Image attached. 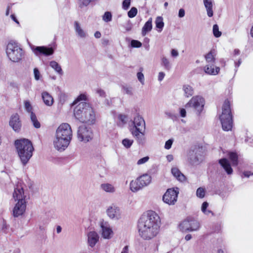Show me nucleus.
<instances>
[{
  "instance_id": "13d9d810",
  "label": "nucleus",
  "mask_w": 253,
  "mask_h": 253,
  "mask_svg": "<svg viewBox=\"0 0 253 253\" xmlns=\"http://www.w3.org/2000/svg\"><path fill=\"white\" fill-rule=\"evenodd\" d=\"M180 114L181 117L184 118L186 116V111L185 109L182 108L180 110Z\"/></svg>"
},
{
  "instance_id": "4c0bfd02",
  "label": "nucleus",
  "mask_w": 253,
  "mask_h": 253,
  "mask_svg": "<svg viewBox=\"0 0 253 253\" xmlns=\"http://www.w3.org/2000/svg\"><path fill=\"white\" fill-rule=\"evenodd\" d=\"M212 31L213 34L215 37L218 38L220 37L221 32L219 31V28L217 25L214 24L213 26Z\"/></svg>"
},
{
  "instance_id": "5701e85b",
  "label": "nucleus",
  "mask_w": 253,
  "mask_h": 253,
  "mask_svg": "<svg viewBox=\"0 0 253 253\" xmlns=\"http://www.w3.org/2000/svg\"><path fill=\"white\" fill-rule=\"evenodd\" d=\"M204 72L207 74L211 75H215L219 73L220 71V68L216 67L215 69H214L213 65H206L204 67Z\"/></svg>"
},
{
  "instance_id": "1a4fd4ad",
  "label": "nucleus",
  "mask_w": 253,
  "mask_h": 253,
  "mask_svg": "<svg viewBox=\"0 0 253 253\" xmlns=\"http://www.w3.org/2000/svg\"><path fill=\"white\" fill-rule=\"evenodd\" d=\"M151 176L148 174H144L135 180H132L130 183V189L133 192H136L143 187L148 186L151 182Z\"/></svg>"
},
{
  "instance_id": "c03bdc74",
  "label": "nucleus",
  "mask_w": 253,
  "mask_h": 253,
  "mask_svg": "<svg viewBox=\"0 0 253 253\" xmlns=\"http://www.w3.org/2000/svg\"><path fill=\"white\" fill-rule=\"evenodd\" d=\"M131 46L132 47L138 48L142 46V43L138 41L132 40L131 41Z\"/></svg>"
},
{
  "instance_id": "c9c22d12",
  "label": "nucleus",
  "mask_w": 253,
  "mask_h": 253,
  "mask_svg": "<svg viewBox=\"0 0 253 253\" xmlns=\"http://www.w3.org/2000/svg\"><path fill=\"white\" fill-rule=\"evenodd\" d=\"M24 107L26 111L30 113V115L32 114V113H34L33 112V107L29 101L26 100L24 102Z\"/></svg>"
},
{
  "instance_id": "412c9836",
  "label": "nucleus",
  "mask_w": 253,
  "mask_h": 253,
  "mask_svg": "<svg viewBox=\"0 0 253 253\" xmlns=\"http://www.w3.org/2000/svg\"><path fill=\"white\" fill-rule=\"evenodd\" d=\"M171 172L173 176L178 181L183 182L186 180L185 176L179 170V169L176 168H172Z\"/></svg>"
},
{
  "instance_id": "864d4df0",
  "label": "nucleus",
  "mask_w": 253,
  "mask_h": 253,
  "mask_svg": "<svg viewBox=\"0 0 253 253\" xmlns=\"http://www.w3.org/2000/svg\"><path fill=\"white\" fill-rule=\"evenodd\" d=\"M34 77L36 80L38 81L40 79V73L39 70L37 68L34 69Z\"/></svg>"
},
{
  "instance_id": "ddd939ff",
  "label": "nucleus",
  "mask_w": 253,
  "mask_h": 253,
  "mask_svg": "<svg viewBox=\"0 0 253 253\" xmlns=\"http://www.w3.org/2000/svg\"><path fill=\"white\" fill-rule=\"evenodd\" d=\"M178 194V188L169 189L164 195L163 200L169 205H174L177 202Z\"/></svg>"
},
{
  "instance_id": "9d476101",
  "label": "nucleus",
  "mask_w": 253,
  "mask_h": 253,
  "mask_svg": "<svg viewBox=\"0 0 253 253\" xmlns=\"http://www.w3.org/2000/svg\"><path fill=\"white\" fill-rule=\"evenodd\" d=\"M204 159V155L202 148L195 146L189 151L188 161L192 165H198L202 163Z\"/></svg>"
},
{
  "instance_id": "f8f14e48",
  "label": "nucleus",
  "mask_w": 253,
  "mask_h": 253,
  "mask_svg": "<svg viewBox=\"0 0 253 253\" xmlns=\"http://www.w3.org/2000/svg\"><path fill=\"white\" fill-rule=\"evenodd\" d=\"M205 104V101L203 97L197 95L192 98L185 104L186 108H193L196 112L198 115H200L203 111Z\"/></svg>"
},
{
  "instance_id": "49530a36",
  "label": "nucleus",
  "mask_w": 253,
  "mask_h": 253,
  "mask_svg": "<svg viewBox=\"0 0 253 253\" xmlns=\"http://www.w3.org/2000/svg\"><path fill=\"white\" fill-rule=\"evenodd\" d=\"M130 0H124L123 2V8L125 10H127L130 6Z\"/></svg>"
},
{
  "instance_id": "8fccbe9b",
  "label": "nucleus",
  "mask_w": 253,
  "mask_h": 253,
  "mask_svg": "<svg viewBox=\"0 0 253 253\" xmlns=\"http://www.w3.org/2000/svg\"><path fill=\"white\" fill-rule=\"evenodd\" d=\"M242 63V59L241 58H239L238 59V61H236V59H234V65H235V73L237 71L238 68L240 66Z\"/></svg>"
},
{
  "instance_id": "0eeeda50",
  "label": "nucleus",
  "mask_w": 253,
  "mask_h": 253,
  "mask_svg": "<svg viewBox=\"0 0 253 253\" xmlns=\"http://www.w3.org/2000/svg\"><path fill=\"white\" fill-rule=\"evenodd\" d=\"M231 98L226 99L222 106V130L231 131L233 126V116L231 110Z\"/></svg>"
},
{
  "instance_id": "09e8293b",
  "label": "nucleus",
  "mask_w": 253,
  "mask_h": 253,
  "mask_svg": "<svg viewBox=\"0 0 253 253\" xmlns=\"http://www.w3.org/2000/svg\"><path fill=\"white\" fill-rule=\"evenodd\" d=\"M95 91L96 93L101 97H105L106 96L105 91L101 88H97Z\"/></svg>"
},
{
  "instance_id": "774afa93",
  "label": "nucleus",
  "mask_w": 253,
  "mask_h": 253,
  "mask_svg": "<svg viewBox=\"0 0 253 253\" xmlns=\"http://www.w3.org/2000/svg\"><path fill=\"white\" fill-rule=\"evenodd\" d=\"M101 33L98 31H97L94 33V37L96 38H100L101 37Z\"/></svg>"
},
{
  "instance_id": "aec40b11",
  "label": "nucleus",
  "mask_w": 253,
  "mask_h": 253,
  "mask_svg": "<svg viewBox=\"0 0 253 253\" xmlns=\"http://www.w3.org/2000/svg\"><path fill=\"white\" fill-rule=\"evenodd\" d=\"M74 28L77 35L80 38L84 39L87 36V33L82 28L78 21L74 22Z\"/></svg>"
},
{
  "instance_id": "c85d7f7f",
  "label": "nucleus",
  "mask_w": 253,
  "mask_h": 253,
  "mask_svg": "<svg viewBox=\"0 0 253 253\" xmlns=\"http://www.w3.org/2000/svg\"><path fill=\"white\" fill-rule=\"evenodd\" d=\"M204 5L207 9V14L211 17L213 15L212 3L211 0H204Z\"/></svg>"
},
{
  "instance_id": "20e7f679",
  "label": "nucleus",
  "mask_w": 253,
  "mask_h": 253,
  "mask_svg": "<svg viewBox=\"0 0 253 253\" xmlns=\"http://www.w3.org/2000/svg\"><path fill=\"white\" fill-rule=\"evenodd\" d=\"M15 146L22 164L26 165L33 155L34 149L32 142L24 138L16 140Z\"/></svg>"
},
{
  "instance_id": "473e14b6",
  "label": "nucleus",
  "mask_w": 253,
  "mask_h": 253,
  "mask_svg": "<svg viewBox=\"0 0 253 253\" xmlns=\"http://www.w3.org/2000/svg\"><path fill=\"white\" fill-rule=\"evenodd\" d=\"M155 23L156 27L159 29V32H161L164 26L163 18L161 16L157 17L155 21Z\"/></svg>"
},
{
  "instance_id": "7ed1b4c3",
  "label": "nucleus",
  "mask_w": 253,
  "mask_h": 253,
  "mask_svg": "<svg viewBox=\"0 0 253 253\" xmlns=\"http://www.w3.org/2000/svg\"><path fill=\"white\" fill-rule=\"evenodd\" d=\"M74 116L80 122L93 124L95 122V114L93 108L86 102L79 103L74 108Z\"/></svg>"
},
{
  "instance_id": "f3484780",
  "label": "nucleus",
  "mask_w": 253,
  "mask_h": 253,
  "mask_svg": "<svg viewBox=\"0 0 253 253\" xmlns=\"http://www.w3.org/2000/svg\"><path fill=\"white\" fill-rule=\"evenodd\" d=\"M9 126L12 128L14 131L19 132L21 127V123L20 121L19 116L17 114L12 115L10 119Z\"/></svg>"
},
{
  "instance_id": "dca6fc26",
  "label": "nucleus",
  "mask_w": 253,
  "mask_h": 253,
  "mask_svg": "<svg viewBox=\"0 0 253 253\" xmlns=\"http://www.w3.org/2000/svg\"><path fill=\"white\" fill-rule=\"evenodd\" d=\"M101 228L102 237L106 239H109L113 235V231L108 222L102 221L100 224Z\"/></svg>"
},
{
  "instance_id": "ea45409f",
  "label": "nucleus",
  "mask_w": 253,
  "mask_h": 253,
  "mask_svg": "<svg viewBox=\"0 0 253 253\" xmlns=\"http://www.w3.org/2000/svg\"><path fill=\"white\" fill-rule=\"evenodd\" d=\"M137 13V9L135 7H132L131 8L129 11H128L127 13L128 16L129 18H133L134 17Z\"/></svg>"
},
{
  "instance_id": "6e6552de",
  "label": "nucleus",
  "mask_w": 253,
  "mask_h": 253,
  "mask_svg": "<svg viewBox=\"0 0 253 253\" xmlns=\"http://www.w3.org/2000/svg\"><path fill=\"white\" fill-rule=\"evenodd\" d=\"M6 53L9 59L13 62H18L21 60L24 55L22 49L18 43L14 41H10L8 43Z\"/></svg>"
},
{
  "instance_id": "052dcab7",
  "label": "nucleus",
  "mask_w": 253,
  "mask_h": 253,
  "mask_svg": "<svg viewBox=\"0 0 253 253\" xmlns=\"http://www.w3.org/2000/svg\"><path fill=\"white\" fill-rule=\"evenodd\" d=\"M128 252H129V246L126 245L123 248L121 253H128Z\"/></svg>"
},
{
  "instance_id": "37998d69",
  "label": "nucleus",
  "mask_w": 253,
  "mask_h": 253,
  "mask_svg": "<svg viewBox=\"0 0 253 253\" xmlns=\"http://www.w3.org/2000/svg\"><path fill=\"white\" fill-rule=\"evenodd\" d=\"M86 100V96L84 94H80L74 102V104H77L78 102L80 101H85Z\"/></svg>"
},
{
  "instance_id": "2eb2a0df",
  "label": "nucleus",
  "mask_w": 253,
  "mask_h": 253,
  "mask_svg": "<svg viewBox=\"0 0 253 253\" xmlns=\"http://www.w3.org/2000/svg\"><path fill=\"white\" fill-rule=\"evenodd\" d=\"M32 50L37 56L43 55L47 56L53 54L54 53V49L52 47H48L44 46H33L32 47Z\"/></svg>"
},
{
  "instance_id": "f03ea898",
  "label": "nucleus",
  "mask_w": 253,
  "mask_h": 253,
  "mask_svg": "<svg viewBox=\"0 0 253 253\" xmlns=\"http://www.w3.org/2000/svg\"><path fill=\"white\" fill-rule=\"evenodd\" d=\"M72 130L67 123L60 125L56 131L53 145L56 149L62 151L69 146L72 138Z\"/></svg>"
},
{
  "instance_id": "f704fd0d",
  "label": "nucleus",
  "mask_w": 253,
  "mask_h": 253,
  "mask_svg": "<svg viewBox=\"0 0 253 253\" xmlns=\"http://www.w3.org/2000/svg\"><path fill=\"white\" fill-rule=\"evenodd\" d=\"M205 189L203 187H199L196 191V195L199 198H203L205 196Z\"/></svg>"
},
{
  "instance_id": "a19ab883",
  "label": "nucleus",
  "mask_w": 253,
  "mask_h": 253,
  "mask_svg": "<svg viewBox=\"0 0 253 253\" xmlns=\"http://www.w3.org/2000/svg\"><path fill=\"white\" fill-rule=\"evenodd\" d=\"M112 16L111 13L109 11H107L105 12L102 19L105 22H108L112 20Z\"/></svg>"
},
{
  "instance_id": "393cba45",
  "label": "nucleus",
  "mask_w": 253,
  "mask_h": 253,
  "mask_svg": "<svg viewBox=\"0 0 253 253\" xmlns=\"http://www.w3.org/2000/svg\"><path fill=\"white\" fill-rule=\"evenodd\" d=\"M228 156L233 167H236L239 164L238 156L234 152H229Z\"/></svg>"
},
{
  "instance_id": "f257e3e1",
  "label": "nucleus",
  "mask_w": 253,
  "mask_h": 253,
  "mask_svg": "<svg viewBox=\"0 0 253 253\" xmlns=\"http://www.w3.org/2000/svg\"><path fill=\"white\" fill-rule=\"evenodd\" d=\"M160 219L158 215L152 211L141 216L138 221L139 235L144 240H150L158 234L160 227Z\"/></svg>"
},
{
  "instance_id": "2f4dec72",
  "label": "nucleus",
  "mask_w": 253,
  "mask_h": 253,
  "mask_svg": "<svg viewBox=\"0 0 253 253\" xmlns=\"http://www.w3.org/2000/svg\"><path fill=\"white\" fill-rule=\"evenodd\" d=\"M161 65L164 67L165 69L167 70H169L171 68V64L169 59L163 56L161 58Z\"/></svg>"
},
{
  "instance_id": "bb28decb",
  "label": "nucleus",
  "mask_w": 253,
  "mask_h": 253,
  "mask_svg": "<svg viewBox=\"0 0 253 253\" xmlns=\"http://www.w3.org/2000/svg\"><path fill=\"white\" fill-rule=\"evenodd\" d=\"M216 52L214 49H212L208 53L205 55V57L208 63L213 64L215 61V56Z\"/></svg>"
},
{
  "instance_id": "0e129e2a",
  "label": "nucleus",
  "mask_w": 253,
  "mask_h": 253,
  "mask_svg": "<svg viewBox=\"0 0 253 253\" xmlns=\"http://www.w3.org/2000/svg\"><path fill=\"white\" fill-rule=\"evenodd\" d=\"M185 240L187 241L190 240L192 239V235L191 234H187L184 238Z\"/></svg>"
},
{
  "instance_id": "a211bd4d",
  "label": "nucleus",
  "mask_w": 253,
  "mask_h": 253,
  "mask_svg": "<svg viewBox=\"0 0 253 253\" xmlns=\"http://www.w3.org/2000/svg\"><path fill=\"white\" fill-rule=\"evenodd\" d=\"M106 212L108 216L112 219L118 220L121 218L120 209L115 205L109 207Z\"/></svg>"
},
{
  "instance_id": "69168bd1",
  "label": "nucleus",
  "mask_w": 253,
  "mask_h": 253,
  "mask_svg": "<svg viewBox=\"0 0 253 253\" xmlns=\"http://www.w3.org/2000/svg\"><path fill=\"white\" fill-rule=\"evenodd\" d=\"M119 119L122 121L123 122H125V120L126 119V116L125 115H120L119 116Z\"/></svg>"
},
{
  "instance_id": "4468645a",
  "label": "nucleus",
  "mask_w": 253,
  "mask_h": 253,
  "mask_svg": "<svg viewBox=\"0 0 253 253\" xmlns=\"http://www.w3.org/2000/svg\"><path fill=\"white\" fill-rule=\"evenodd\" d=\"M77 136L79 141L86 143L92 139L93 134L90 128L82 126L78 128Z\"/></svg>"
},
{
  "instance_id": "7c9ffc66",
  "label": "nucleus",
  "mask_w": 253,
  "mask_h": 253,
  "mask_svg": "<svg viewBox=\"0 0 253 253\" xmlns=\"http://www.w3.org/2000/svg\"><path fill=\"white\" fill-rule=\"evenodd\" d=\"M101 188L104 191L108 193H114L115 192L114 186L109 183H103L100 185Z\"/></svg>"
},
{
  "instance_id": "9b49d317",
  "label": "nucleus",
  "mask_w": 253,
  "mask_h": 253,
  "mask_svg": "<svg viewBox=\"0 0 253 253\" xmlns=\"http://www.w3.org/2000/svg\"><path fill=\"white\" fill-rule=\"evenodd\" d=\"M179 228L182 232L197 231L200 228V224L194 218L188 217L179 224Z\"/></svg>"
},
{
  "instance_id": "39448f33",
  "label": "nucleus",
  "mask_w": 253,
  "mask_h": 253,
  "mask_svg": "<svg viewBox=\"0 0 253 253\" xmlns=\"http://www.w3.org/2000/svg\"><path fill=\"white\" fill-rule=\"evenodd\" d=\"M25 197L23 185L21 183H19L14 189L13 194L14 200L17 201L13 210V215L14 217H18L25 212L26 208Z\"/></svg>"
},
{
  "instance_id": "423d86ee",
  "label": "nucleus",
  "mask_w": 253,
  "mask_h": 253,
  "mask_svg": "<svg viewBox=\"0 0 253 253\" xmlns=\"http://www.w3.org/2000/svg\"><path fill=\"white\" fill-rule=\"evenodd\" d=\"M133 123L134 127L131 129V133L135 137L138 144H143L146 139L145 137V121L141 116L137 115L134 118Z\"/></svg>"
},
{
  "instance_id": "680f3d73",
  "label": "nucleus",
  "mask_w": 253,
  "mask_h": 253,
  "mask_svg": "<svg viewBox=\"0 0 253 253\" xmlns=\"http://www.w3.org/2000/svg\"><path fill=\"white\" fill-rule=\"evenodd\" d=\"M252 175H253V173H251L250 171H244L243 173V175L246 177H249Z\"/></svg>"
},
{
  "instance_id": "6e6d98bb",
  "label": "nucleus",
  "mask_w": 253,
  "mask_h": 253,
  "mask_svg": "<svg viewBox=\"0 0 253 253\" xmlns=\"http://www.w3.org/2000/svg\"><path fill=\"white\" fill-rule=\"evenodd\" d=\"M185 10L183 8H180L178 11V17L179 18H182L185 16Z\"/></svg>"
},
{
  "instance_id": "3c124183",
  "label": "nucleus",
  "mask_w": 253,
  "mask_h": 253,
  "mask_svg": "<svg viewBox=\"0 0 253 253\" xmlns=\"http://www.w3.org/2000/svg\"><path fill=\"white\" fill-rule=\"evenodd\" d=\"M8 227V225H7L6 221L4 220H3L1 223V230L4 233H6Z\"/></svg>"
},
{
  "instance_id": "79ce46f5",
  "label": "nucleus",
  "mask_w": 253,
  "mask_h": 253,
  "mask_svg": "<svg viewBox=\"0 0 253 253\" xmlns=\"http://www.w3.org/2000/svg\"><path fill=\"white\" fill-rule=\"evenodd\" d=\"M91 1V0H79V7L83 8L84 6H87Z\"/></svg>"
},
{
  "instance_id": "58836bf2",
  "label": "nucleus",
  "mask_w": 253,
  "mask_h": 253,
  "mask_svg": "<svg viewBox=\"0 0 253 253\" xmlns=\"http://www.w3.org/2000/svg\"><path fill=\"white\" fill-rule=\"evenodd\" d=\"M123 92L129 95L133 94V89L131 86H123L122 87Z\"/></svg>"
},
{
  "instance_id": "e2e57ef3",
  "label": "nucleus",
  "mask_w": 253,
  "mask_h": 253,
  "mask_svg": "<svg viewBox=\"0 0 253 253\" xmlns=\"http://www.w3.org/2000/svg\"><path fill=\"white\" fill-rule=\"evenodd\" d=\"M240 53V51L238 49H235L234 50L233 57L235 58L236 56L239 55Z\"/></svg>"
},
{
  "instance_id": "4be33fe9",
  "label": "nucleus",
  "mask_w": 253,
  "mask_h": 253,
  "mask_svg": "<svg viewBox=\"0 0 253 253\" xmlns=\"http://www.w3.org/2000/svg\"><path fill=\"white\" fill-rule=\"evenodd\" d=\"M42 99L44 103L48 106H51L52 105L54 100L52 96L46 91H44L42 94Z\"/></svg>"
},
{
  "instance_id": "4d7b16f0",
  "label": "nucleus",
  "mask_w": 253,
  "mask_h": 253,
  "mask_svg": "<svg viewBox=\"0 0 253 253\" xmlns=\"http://www.w3.org/2000/svg\"><path fill=\"white\" fill-rule=\"evenodd\" d=\"M165 76V74L164 72H160L158 75V80L160 82L162 81L164 79Z\"/></svg>"
},
{
  "instance_id": "bf43d9fd",
  "label": "nucleus",
  "mask_w": 253,
  "mask_h": 253,
  "mask_svg": "<svg viewBox=\"0 0 253 253\" xmlns=\"http://www.w3.org/2000/svg\"><path fill=\"white\" fill-rule=\"evenodd\" d=\"M171 55L172 57H175L178 56V52L176 50L173 49L171 51Z\"/></svg>"
},
{
  "instance_id": "a878e982",
  "label": "nucleus",
  "mask_w": 253,
  "mask_h": 253,
  "mask_svg": "<svg viewBox=\"0 0 253 253\" xmlns=\"http://www.w3.org/2000/svg\"><path fill=\"white\" fill-rule=\"evenodd\" d=\"M222 169H224L228 175H230L233 173L231 165L229 161L226 158H222Z\"/></svg>"
},
{
  "instance_id": "6ab92c4d",
  "label": "nucleus",
  "mask_w": 253,
  "mask_h": 253,
  "mask_svg": "<svg viewBox=\"0 0 253 253\" xmlns=\"http://www.w3.org/2000/svg\"><path fill=\"white\" fill-rule=\"evenodd\" d=\"M99 240V236L95 231H90L87 234V241L90 247L93 248Z\"/></svg>"
},
{
  "instance_id": "72a5a7b5",
  "label": "nucleus",
  "mask_w": 253,
  "mask_h": 253,
  "mask_svg": "<svg viewBox=\"0 0 253 253\" xmlns=\"http://www.w3.org/2000/svg\"><path fill=\"white\" fill-rule=\"evenodd\" d=\"M30 118L35 127L39 128L41 127V124L38 121L37 117L34 113H32V114H31Z\"/></svg>"
},
{
  "instance_id": "a18cd8bd",
  "label": "nucleus",
  "mask_w": 253,
  "mask_h": 253,
  "mask_svg": "<svg viewBox=\"0 0 253 253\" xmlns=\"http://www.w3.org/2000/svg\"><path fill=\"white\" fill-rule=\"evenodd\" d=\"M137 77L139 81L142 84H144V75L141 72H138L137 74Z\"/></svg>"
},
{
  "instance_id": "c756f323",
  "label": "nucleus",
  "mask_w": 253,
  "mask_h": 253,
  "mask_svg": "<svg viewBox=\"0 0 253 253\" xmlns=\"http://www.w3.org/2000/svg\"><path fill=\"white\" fill-rule=\"evenodd\" d=\"M49 66L59 75H63V72L61 66L56 61H51L49 62Z\"/></svg>"
},
{
  "instance_id": "338daca9",
  "label": "nucleus",
  "mask_w": 253,
  "mask_h": 253,
  "mask_svg": "<svg viewBox=\"0 0 253 253\" xmlns=\"http://www.w3.org/2000/svg\"><path fill=\"white\" fill-rule=\"evenodd\" d=\"M167 159L169 162H171L173 160V157L172 155H169L167 156Z\"/></svg>"
},
{
  "instance_id": "b1692460",
  "label": "nucleus",
  "mask_w": 253,
  "mask_h": 253,
  "mask_svg": "<svg viewBox=\"0 0 253 253\" xmlns=\"http://www.w3.org/2000/svg\"><path fill=\"white\" fill-rule=\"evenodd\" d=\"M152 29V18H150L149 20L145 23L142 29L141 34L143 36L146 35L148 32L151 31Z\"/></svg>"
},
{
  "instance_id": "603ef678",
  "label": "nucleus",
  "mask_w": 253,
  "mask_h": 253,
  "mask_svg": "<svg viewBox=\"0 0 253 253\" xmlns=\"http://www.w3.org/2000/svg\"><path fill=\"white\" fill-rule=\"evenodd\" d=\"M172 143H173V140L172 139H169L168 140H167L166 142L165 145V148L166 149H168V150L169 149L171 148V147Z\"/></svg>"
},
{
  "instance_id": "de8ad7c7",
  "label": "nucleus",
  "mask_w": 253,
  "mask_h": 253,
  "mask_svg": "<svg viewBox=\"0 0 253 253\" xmlns=\"http://www.w3.org/2000/svg\"><path fill=\"white\" fill-rule=\"evenodd\" d=\"M149 159V157L148 156H146V157H143L140 159H139L137 162V164L138 165H142L143 164H145V163H146Z\"/></svg>"
},
{
  "instance_id": "e433bc0d",
  "label": "nucleus",
  "mask_w": 253,
  "mask_h": 253,
  "mask_svg": "<svg viewBox=\"0 0 253 253\" xmlns=\"http://www.w3.org/2000/svg\"><path fill=\"white\" fill-rule=\"evenodd\" d=\"M133 142V140L129 139L128 138H125L122 140V144L126 148H130Z\"/></svg>"
},
{
  "instance_id": "cd10ccee",
  "label": "nucleus",
  "mask_w": 253,
  "mask_h": 253,
  "mask_svg": "<svg viewBox=\"0 0 253 253\" xmlns=\"http://www.w3.org/2000/svg\"><path fill=\"white\" fill-rule=\"evenodd\" d=\"M182 90L184 92L185 97L189 98L194 94V89L193 87L188 84L183 85Z\"/></svg>"
},
{
  "instance_id": "5fc2aeb1",
  "label": "nucleus",
  "mask_w": 253,
  "mask_h": 253,
  "mask_svg": "<svg viewBox=\"0 0 253 253\" xmlns=\"http://www.w3.org/2000/svg\"><path fill=\"white\" fill-rule=\"evenodd\" d=\"M209 206V204L207 202H205L202 204L201 210L203 212H205V211L207 210L208 207Z\"/></svg>"
}]
</instances>
